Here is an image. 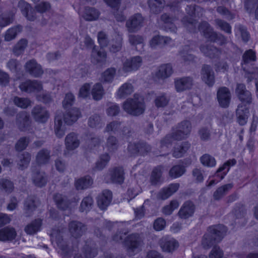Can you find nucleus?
<instances>
[{
  "label": "nucleus",
  "instance_id": "1",
  "mask_svg": "<svg viewBox=\"0 0 258 258\" xmlns=\"http://www.w3.org/2000/svg\"><path fill=\"white\" fill-rule=\"evenodd\" d=\"M236 93L241 101L237 109V119L240 125H244L247 122L249 116L248 105L251 102V94L249 91L246 90L245 86L241 84L237 85Z\"/></svg>",
  "mask_w": 258,
  "mask_h": 258
},
{
  "label": "nucleus",
  "instance_id": "2",
  "mask_svg": "<svg viewBox=\"0 0 258 258\" xmlns=\"http://www.w3.org/2000/svg\"><path fill=\"white\" fill-rule=\"evenodd\" d=\"M227 231L226 227L222 225L209 228L208 233L203 237L202 245L205 248L209 247L213 244V240H219L223 236Z\"/></svg>",
  "mask_w": 258,
  "mask_h": 258
},
{
  "label": "nucleus",
  "instance_id": "3",
  "mask_svg": "<svg viewBox=\"0 0 258 258\" xmlns=\"http://www.w3.org/2000/svg\"><path fill=\"white\" fill-rule=\"evenodd\" d=\"M124 110L128 113L133 115L142 114L145 110L143 98L139 95H135L134 99H128L123 104Z\"/></svg>",
  "mask_w": 258,
  "mask_h": 258
},
{
  "label": "nucleus",
  "instance_id": "4",
  "mask_svg": "<svg viewBox=\"0 0 258 258\" xmlns=\"http://www.w3.org/2000/svg\"><path fill=\"white\" fill-rule=\"evenodd\" d=\"M236 160L235 159H231L225 162L222 166H221L217 170L216 176L219 177L218 180L216 181L215 180H210L208 183V186H212L216 184L219 181L222 180L224 176L226 175L229 170L230 166H232L236 164Z\"/></svg>",
  "mask_w": 258,
  "mask_h": 258
},
{
  "label": "nucleus",
  "instance_id": "5",
  "mask_svg": "<svg viewBox=\"0 0 258 258\" xmlns=\"http://www.w3.org/2000/svg\"><path fill=\"white\" fill-rule=\"evenodd\" d=\"M124 172L121 167L114 168L111 170L106 176L107 182H113L121 183L124 180Z\"/></svg>",
  "mask_w": 258,
  "mask_h": 258
},
{
  "label": "nucleus",
  "instance_id": "6",
  "mask_svg": "<svg viewBox=\"0 0 258 258\" xmlns=\"http://www.w3.org/2000/svg\"><path fill=\"white\" fill-rule=\"evenodd\" d=\"M217 99L220 105L222 107L228 106L231 95L229 90L226 87H221L217 91Z\"/></svg>",
  "mask_w": 258,
  "mask_h": 258
},
{
  "label": "nucleus",
  "instance_id": "7",
  "mask_svg": "<svg viewBox=\"0 0 258 258\" xmlns=\"http://www.w3.org/2000/svg\"><path fill=\"white\" fill-rule=\"evenodd\" d=\"M143 18L140 14L131 17L126 22V27L130 32H134L140 28L143 23Z\"/></svg>",
  "mask_w": 258,
  "mask_h": 258
},
{
  "label": "nucleus",
  "instance_id": "8",
  "mask_svg": "<svg viewBox=\"0 0 258 258\" xmlns=\"http://www.w3.org/2000/svg\"><path fill=\"white\" fill-rule=\"evenodd\" d=\"M142 59L140 56H135L131 60H126L123 63V70L128 72L138 70L142 65Z\"/></svg>",
  "mask_w": 258,
  "mask_h": 258
},
{
  "label": "nucleus",
  "instance_id": "9",
  "mask_svg": "<svg viewBox=\"0 0 258 258\" xmlns=\"http://www.w3.org/2000/svg\"><path fill=\"white\" fill-rule=\"evenodd\" d=\"M191 124L188 121L182 122L179 126L177 133L172 137L173 140H180L185 138L190 132Z\"/></svg>",
  "mask_w": 258,
  "mask_h": 258
},
{
  "label": "nucleus",
  "instance_id": "10",
  "mask_svg": "<svg viewBox=\"0 0 258 258\" xmlns=\"http://www.w3.org/2000/svg\"><path fill=\"white\" fill-rule=\"evenodd\" d=\"M195 206L192 202H186L179 211V216L181 219H185L192 216Z\"/></svg>",
  "mask_w": 258,
  "mask_h": 258
},
{
  "label": "nucleus",
  "instance_id": "11",
  "mask_svg": "<svg viewBox=\"0 0 258 258\" xmlns=\"http://www.w3.org/2000/svg\"><path fill=\"white\" fill-rule=\"evenodd\" d=\"M78 13L81 17L88 21L95 20L99 16V13L97 10L90 8H81L78 11Z\"/></svg>",
  "mask_w": 258,
  "mask_h": 258
},
{
  "label": "nucleus",
  "instance_id": "12",
  "mask_svg": "<svg viewBox=\"0 0 258 258\" xmlns=\"http://www.w3.org/2000/svg\"><path fill=\"white\" fill-rule=\"evenodd\" d=\"M20 89L27 92H38L42 89L41 84L36 81H27L20 85Z\"/></svg>",
  "mask_w": 258,
  "mask_h": 258
},
{
  "label": "nucleus",
  "instance_id": "13",
  "mask_svg": "<svg viewBox=\"0 0 258 258\" xmlns=\"http://www.w3.org/2000/svg\"><path fill=\"white\" fill-rule=\"evenodd\" d=\"M112 199V194L109 190H104L102 195L99 196L97 203L101 210L105 209L109 205Z\"/></svg>",
  "mask_w": 258,
  "mask_h": 258
},
{
  "label": "nucleus",
  "instance_id": "14",
  "mask_svg": "<svg viewBox=\"0 0 258 258\" xmlns=\"http://www.w3.org/2000/svg\"><path fill=\"white\" fill-rule=\"evenodd\" d=\"M200 31H202L206 37L210 39L211 41L218 42V38H222V36H218L214 32L212 29L209 27V24L206 23H203L200 27Z\"/></svg>",
  "mask_w": 258,
  "mask_h": 258
},
{
  "label": "nucleus",
  "instance_id": "15",
  "mask_svg": "<svg viewBox=\"0 0 258 258\" xmlns=\"http://www.w3.org/2000/svg\"><path fill=\"white\" fill-rule=\"evenodd\" d=\"M160 245L163 250L170 252L177 248L178 244L173 238H163L161 240Z\"/></svg>",
  "mask_w": 258,
  "mask_h": 258
},
{
  "label": "nucleus",
  "instance_id": "16",
  "mask_svg": "<svg viewBox=\"0 0 258 258\" xmlns=\"http://www.w3.org/2000/svg\"><path fill=\"white\" fill-rule=\"evenodd\" d=\"M32 114L36 121L39 122H45L49 117L48 112L44 108L39 106H37L34 108Z\"/></svg>",
  "mask_w": 258,
  "mask_h": 258
},
{
  "label": "nucleus",
  "instance_id": "17",
  "mask_svg": "<svg viewBox=\"0 0 258 258\" xmlns=\"http://www.w3.org/2000/svg\"><path fill=\"white\" fill-rule=\"evenodd\" d=\"M26 69L29 73L35 76L38 77L42 74L41 66L37 63L34 60L27 62L25 66Z\"/></svg>",
  "mask_w": 258,
  "mask_h": 258
},
{
  "label": "nucleus",
  "instance_id": "18",
  "mask_svg": "<svg viewBox=\"0 0 258 258\" xmlns=\"http://www.w3.org/2000/svg\"><path fill=\"white\" fill-rule=\"evenodd\" d=\"M191 85V80L189 78H183L175 80V87L177 92H181L188 89Z\"/></svg>",
  "mask_w": 258,
  "mask_h": 258
},
{
  "label": "nucleus",
  "instance_id": "19",
  "mask_svg": "<svg viewBox=\"0 0 258 258\" xmlns=\"http://www.w3.org/2000/svg\"><path fill=\"white\" fill-rule=\"evenodd\" d=\"M202 78L204 82L209 86H212L214 83L213 72L211 71L210 68L208 66L203 67L202 70Z\"/></svg>",
  "mask_w": 258,
  "mask_h": 258
},
{
  "label": "nucleus",
  "instance_id": "20",
  "mask_svg": "<svg viewBox=\"0 0 258 258\" xmlns=\"http://www.w3.org/2000/svg\"><path fill=\"white\" fill-rule=\"evenodd\" d=\"M126 244L128 246L130 250L136 251L141 245V241L137 234H132L127 238Z\"/></svg>",
  "mask_w": 258,
  "mask_h": 258
},
{
  "label": "nucleus",
  "instance_id": "21",
  "mask_svg": "<svg viewBox=\"0 0 258 258\" xmlns=\"http://www.w3.org/2000/svg\"><path fill=\"white\" fill-rule=\"evenodd\" d=\"M62 117L61 113H57L55 117L54 131L58 137H61L64 134V127L61 121Z\"/></svg>",
  "mask_w": 258,
  "mask_h": 258
},
{
  "label": "nucleus",
  "instance_id": "22",
  "mask_svg": "<svg viewBox=\"0 0 258 258\" xmlns=\"http://www.w3.org/2000/svg\"><path fill=\"white\" fill-rule=\"evenodd\" d=\"M19 7L23 15L25 16L29 20H34V16L31 14L33 13L29 5L23 1H21L19 3Z\"/></svg>",
  "mask_w": 258,
  "mask_h": 258
},
{
  "label": "nucleus",
  "instance_id": "23",
  "mask_svg": "<svg viewBox=\"0 0 258 258\" xmlns=\"http://www.w3.org/2000/svg\"><path fill=\"white\" fill-rule=\"evenodd\" d=\"M16 236V231L12 228L7 227L0 230V240L1 241L13 240Z\"/></svg>",
  "mask_w": 258,
  "mask_h": 258
},
{
  "label": "nucleus",
  "instance_id": "24",
  "mask_svg": "<svg viewBox=\"0 0 258 258\" xmlns=\"http://www.w3.org/2000/svg\"><path fill=\"white\" fill-rule=\"evenodd\" d=\"M172 73V69L170 64H165L160 67L156 73V77L162 79L169 77Z\"/></svg>",
  "mask_w": 258,
  "mask_h": 258
},
{
  "label": "nucleus",
  "instance_id": "25",
  "mask_svg": "<svg viewBox=\"0 0 258 258\" xmlns=\"http://www.w3.org/2000/svg\"><path fill=\"white\" fill-rule=\"evenodd\" d=\"M66 145L68 150H74L79 145V141L74 134L68 135L66 138Z\"/></svg>",
  "mask_w": 258,
  "mask_h": 258
},
{
  "label": "nucleus",
  "instance_id": "26",
  "mask_svg": "<svg viewBox=\"0 0 258 258\" xmlns=\"http://www.w3.org/2000/svg\"><path fill=\"white\" fill-rule=\"evenodd\" d=\"M70 232L74 237L81 235L84 229V226L81 223L73 222L69 225Z\"/></svg>",
  "mask_w": 258,
  "mask_h": 258
},
{
  "label": "nucleus",
  "instance_id": "27",
  "mask_svg": "<svg viewBox=\"0 0 258 258\" xmlns=\"http://www.w3.org/2000/svg\"><path fill=\"white\" fill-rule=\"evenodd\" d=\"M92 182V180L90 176H86L77 180L75 186L78 189H84L90 186Z\"/></svg>",
  "mask_w": 258,
  "mask_h": 258
},
{
  "label": "nucleus",
  "instance_id": "28",
  "mask_svg": "<svg viewBox=\"0 0 258 258\" xmlns=\"http://www.w3.org/2000/svg\"><path fill=\"white\" fill-rule=\"evenodd\" d=\"M178 187L179 184L177 183L170 184L168 187L164 188L162 190L160 193L159 197L162 199H167L168 197L177 191Z\"/></svg>",
  "mask_w": 258,
  "mask_h": 258
},
{
  "label": "nucleus",
  "instance_id": "29",
  "mask_svg": "<svg viewBox=\"0 0 258 258\" xmlns=\"http://www.w3.org/2000/svg\"><path fill=\"white\" fill-rule=\"evenodd\" d=\"M80 116V112L76 108H73L68 114H67L64 118V121L68 124H70L76 121Z\"/></svg>",
  "mask_w": 258,
  "mask_h": 258
},
{
  "label": "nucleus",
  "instance_id": "30",
  "mask_svg": "<svg viewBox=\"0 0 258 258\" xmlns=\"http://www.w3.org/2000/svg\"><path fill=\"white\" fill-rule=\"evenodd\" d=\"M201 163L205 166L208 167H213L216 165V160L215 158L209 155L204 154L200 158Z\"/></svg>",
  "mask_w": 258,
  "mask_h": 258
},
{
  "label": "nucleus",
  "instance_id": "31",
  "mask_svg": "<svg viewBox=\"0 0 258 258\" xmlns=\"http://www.w3.org/2000/svg\"><path fill=\"white\" fill-rule=\"evenodd\" d=\"M41 221L38 219L28 225L25 228V232L28 234H33L40 230Z\"/></svg>",
  "mask_w": 258,
  "mask_h": 258
},
{
  "label": "nucleus",
  "instance_id": "32",
  "mask_svg": "<svg viewBox=\"0 0 258 258\" xmlns=\"http://www.w3.org/2000/svg\"><path fill=\"white\" fill-rule=\"evenodd\" d=\"M133 86L130 84L125 83L120 87L117 92V96L119 98L125 97L133 92Z\"/></svg>",
  "mask_w": 258,
  "mask_h": 258
},
{
  "label": "nucleus",
  "instance_id": "33",
  "mask_svg": "<svg viewBox=\"0 0 258 258\" xmlns=\"http://www.w3.org/2000/svg\"><path fill=\"white\" fill-rule=\"evenodd\" d=\"M91 94L94 99L100 100L104 94V90L101 85L99 83L94 85L92 87Z\"/></svg>",
  "mask_w": 258,
  "mask_h": 258
},
{
  "label": "nucleus",
  "instance_id": "34",
  "mask_svg": "<svg viewBox=\"0 0 258 258\" xmlns=\"http://www.w3.org/2000/svg\"><path fill=\"white\" fill-rule=\"evenodd\" d=\"M171 39L167 37H163L159 35L154 36L150 41L151 47H154L158 45L169 43Z\"/></svg>",
  "mask_w": 258,
  "mask_h": 258
},
{
  "label": "nucleus",
  "instance_id": "35",
  "mask_svg": "<svg viewBox=\"0 0 258 258\" xmlns=\"http://www.w3.org/2000/svg\"><path fill=\"white\" fill-rule=\"evenodd\" d=\"M185 172V167L181 165L173 166L169 171L170 176L173 178H176L181 176Z\"/></svg>",
  "mask_w": 258,
  "mask_h": 258
},
{
  "label": "nucleus",
  "instance_id": "36",
  "mask_svg": "<svg viewBox=\"0 0 258 258\" xmlns=\"http://www.w3.org/2000/svg\"><path fill=\"white\" fill-rule=\"evenodd\" d=\"M21 27L17 26L8 30L5 36V40L9 41L14 39L16 35L21 31Z\"/></svg>",
  "mask_w": 258,
  "mask_h": 258
},
{
  "label": "nucleus",
  "instance_id": "37",
  "mask_svg": "<svg viewBox=\"0 0 258 258\" xmlns=\"http://www.w3.org/2000/svg\"><path fill=\"white\" fill-rule=\"evenodd\" d=\"M188 148L189 144L187 143H184L183 145L175 147L173 152V156L176 158L181 157L187 151Z\"/></svg>",
  "mask_w": 258,
  "mask_h": 258
},
{
  "label": "nucleus",
  "instance_id": "38",
  "mask_svg": "<svg viewBox=\"0 0 258 258\" xmlns=\"http://www.w3.org/2000/svg\"><path fill=\"white\" fill-rule=\"evenodd\" d=\"M232 187V185L231 184H227L219 188L214 194V199L216 200L220 199Z\"/></svg>",
  "mask_w": 258,
  "mask_h": 258
},
{
  "label": "nucleus",
  "instance_id": "39",
  "mask_svg": "<svg viewBox=\"0 0 258 258\" xmlns=\"http://www.w3.org/2000/svg\"><path fill=\"white\" fill-rule=\"evenodd\" d=\"M115 70L113 68L107 69L105 71L101 77V80L105 82H111L114 76Z\"/></svg>",
  "mask_w": 258,
  "mask_h": 258
},
{
  "label": "nucleus",
  "instance_id": "40",
  "mask_svg": "<svg viewBox=\"0 0 258 258\" xmlns=\"http://www.w3.org/2000/svg\"><path fill=\"white\" fill-rule=\"evenodd\" d=\"M163 1V0H149V6L153 12H158L162 8Z\"/></svg>",
  "mask_w": 258,
  "mask_h": 258
},
{
  "label": "nucleus",
  "instance_id": "41",
  "mask_svg": "<svg viewBox=\"0 0 258 258\" xmlns=\"http://www.w3.org/2000/svg\"><path fill=\"white\" fill-rule=\"evenodd\" d=\"M27 42L25 39H21L15 45L13 52L16 55L20 54L26 47Z\"/></svg>",
  "mask_w": 258,
  "mask_h": 258
},
{
  "label": "nucleus",
  "instance_id": "42",
  "mask_svg": "<svg viewBox=\"0 0 258 258\" xmlns=\"http://www.w3.org/2000/svg\"><path fill=\"white\" fill-rule=\"evenodd\" d=\"M15 105L21 108H26L30 104V101L26 98L15 97L14 99Z\"/></svg>",
  "mask_w": 258,
  "mask_h": 258
},
{
  "label": "nucleus",
  "instance_id": "43",
  "mask_svg": "<svg viewBox=\"0 0 258 258\" xmlns=\"http://www.w3.org/2000/svg\"><path fill=\"white\" fill-rule=\"evenodd\" d=\"M179 206V203L176 201H172L170 204L165 207L163 212L166 215H169Z\"/></svg>",
  "mask_w": 258,
  "mask_h": 258
},
{
  "label": "nucleus",
  "instance_id": "44",
  "mask_svg": "<svg viewBox=\"0 0 258 258\" xmlns=\"http://www.w3.org/2000/svg\"><path fill=\"white\" fill-rule=\"evenodd\" d=\"M255 58V53L253 51H252L251 50H249L247 51L244 53L243 56V63H242V66L243 68H245L243 67L244 64H246L247 63H248L249 62L251 61H254Z\"/></svg>",
  "mask_w": 258,
  "mask_h": 258
},
{
  "label": "nucleus",
  "instance_id": "45",
  "mask_svg": "<svg viewBox=\"0 0 258 258\" xmlns=\"http://www.w3.org/2000/svg\"><path fill=\"white\" fill-rule=\"evenodd\" d=\"M91 86L89 84L86 83L84 84L80 89L79 97L82 98H86L88 97L90 92Z\"/></svg>",
  "mask_w": 258,
  "mask_h": 258
},
{
  "label": "nucleus",
  "instance_id": "46",
  "mask_svg": "<svg viewBox=\"0 0 258 258\" xmlns=\"http://www.w3.org/2000/svg\"><path fill=\"white\" fill-rule=\"evenodd\" d=\"M93 203L92 199L88 197L83 199L81 205V211L82 212L87 211L91 206Z\"/></svg>",
  "mask_w": 258,
  "mask_h": 258
},
{
  "label": "nucleus",
  "instance_id": "47",
  "mask_svg": "<svg viewBox=\"0 0 258 258\" xmlns=\"http://www.w3.org/2000/svg\"><path fill=\"white\" fill-rule=\"evenodd\" d=\"M74 100V97L72 93H68L66 95L64 99L62 102L63 107L67 108L72 106Z\"/></svg>",
  "mask_w": 258,
  "mask_h": 258
},
{
  "label": "nucleus",
  "instance_id": "48",
  "mask_svg": "<svg viewBox=\"0 0 258 258\" xmlns=\"http://www.w3.org/2000/svg\"><path fill=\"white\" fill-rule=\"evenodd\" d=\"M223 255L222 250L219 247L215 246L213 248L209 254V258H221Z\"/></svg>",
  "mask_w": 258,
  "mask_h": 258
},
{
  "label": "nucleus",
  "instance_id": "49",
  "mask_svg": "<svg viewBox=\"0 0 258 258\" xmlns=\"http://www.w3.org/2000/svg\"><path fill=\"white\" fill-rule=\"evenodd\" d=\"M161 175L160 168H156L154 169L152 172L151 176V182L154 184H156L160 181Z\"/></svg>",
  "mask_w": 258,
  "mask_h": 258
},
{
  "label": "nucleus",
  "instance_id": "50",
  "mask_svg": "<svg viewBox=\"0 0 258 258\" xmlns=\"http://www.w3.org/2000/svg\"><path fill=\"white\" fill-rule=\"evenodd\" d=\"M48 159V153L47 151H40L37 156V161L38 163H45L47 161Z\"/></svg>",
  "mask_w": 258,
  "mask_h": 258
},
{
  "label": "nucleus",
  "instance_id": "51",
  "mask_svg": "<svg viewBox=\"0 0 258 258\" xmlns=\"http://www.w3.org/2000/svg\"><path fill=\"white\" fill-rule=\"evenodd\" d=\"M109 160V157L107 154L102 156L99 160L96 163V166L98 169H101L104 167Z\"/></svg>",
  "mask_w": 258,
  "mask_h": 258
},
{
  "label": "nucleus",
  "instance_id": "52",
  "mask_svg": "<svg viewBox=\"0 0 258 258\" xmlns=\"http://www.w3.org/2000/svg\"><path fill=\"white\" fill-rule=\"evenodd\" d=\"M201 50L204 53L210 57H212L214 54L218 52V50L213 47H210V48L202 47Z\"/></svg>",
  "mask_w": 258,
  "mask_h": 258
},
{
  "label": "nucleus",
  "instance_id": "53",
  "mask_svg": "<svg viewBox=\"0 0 258 258\" xmlns=\"http://www.w3.org/2000/svg\"><path fill=\"white\" fill-rule=\"evenodd\" d=\"M93 55H96V62H103L105 60L106 54L103 50L96 52L94 49L93 51Z\"/></svg>",
  "mask_w": 258,
  "mask_h": 258
},
{
  "label": "nucleus",
  "instance_id": "54",
  "mask_svg": "<svg viewBox=\"0 0 258 258\" xmlns=\"http://www.w3.org/2000/svg\"><path fill=\"white\" fill-rule=\"evenodd\" d=\"M34 183L38 186H42L46 183L45 178L41 174H37L36 177L34 179Z\"/></svg>",
  "mask_w": 258,
  "mask_h": 258
},
{
  "label": "nucleus",
  "instance_id": "55",
  "mask_svg": "<svg viewBox=\"0 0 258 258\" xmlns=\"http://www.w3.org/2000/svg\"><path fill=\"white\" fill-rule=\"evenodd\" d=\"M54 201L59 208L64 209V206H66L67 203L64 201L61 195H57L54 197Z\"/></svg>",
  "mask_w": 258,
  "mask_h": 258
},
{
  "label": "nucleus",
  "instance_id": "56",
  "mask_svg": "<svg viewBox=\"0 0 258 258\" xmlns=\"http://www.w3.org/2000/svg\"><path fill=\"white\" fill-rule=\"evenodd\" d=\"M165 225V221L162 218L157 219L154 224V227L157 231H160L162 230Z\"/></svg>",
  "mask_w": 258,
  "mask_h": 258
},
{
  "label": "nucleus",
  "instance_id": "57",
  "mask_svg": "<svg viewBox=\"0 0 258 258\" xmlns=\"http://www.w3.org/2000/svg\"><path fill=\"white\" fill-rule=\"evenodd\" d=\"M11 220V218L9 216L6 214L0 213V227L9 223Z\"/></svg>",
  "mask_w": 258,
  "mask_h": 258
},
{
  "label": "nucleus",
  "instance_id": "58",
  "mask_svg": "<svg viewBox=\"0 0 258 258\" xmlns=\"http://www.w3.org/2000/svg\"><path fill=\"white\" fill-rule=\"evenodd\" d=\"M167 102L168 100L166 98L164 95H162L158 96L156 98L155 100V104L158 107H163L167 103Z\"/></svg>",
  "mask_w": 258,
  "mask_h": 258
},
{
  "label": "nucleus",
  "instance_id": "59",
  "mask_svg": "<svg viewBox=\"0 0 258 258\" xmlns=\"http://www.w3.org/2000/svg\"><path fill=\"white\" fill-rule=\"evenodd\" d=\"M28 141L26 138H21L16 144V148L17 151H21L27 146Z\"/></svg>",
  "mask_w": 258,
  "mask_h": 258
},
{
  "label": "nucleus",
  "instance_id": "60",
  "mask_svg": "<svg viewBox=\"0 0 258 258\" xmlns=\"http://www.w3.org/2000/svg\"><path fill=\"white\" fill-rule=\"evenodd\" d=\"M36 8L38 12L43 13L50 8V5L48 3L41 2L36 6Z\"/></svg>",
  "mask_w": 258,
  "mask_h": 258
},
{
  "label": "nucleus",
  "instance_id": "61",
  "mask_svg": "<svg viewBox=\"0 0 258 258\" xmlns=\"http://www.w3.org/2000/svg\"><path fill=\"white\" fill-rule=\"evenodd\" d=\"M30 155L28 153H26L23 155V159H21L20 163H19L20 167L23 169L27 166L30 161Z\"/></svg>",
  "mask_w": 258,
  "mask_h": 258
},
{
  "label": "nucleus",
  "instance_id": "62",
  "mask_svg": "<svg viewBox=\"0 0 258 258\" xmlns=\"http://www.w3.org/2000/svg\"><path fill=\"white\" fill-rule=\"evenodd\" d=\"M2 187L6 190V191L10 192L13 188V185L10 181L5 180L3 181Z\"/></svg>",
  "mask_w": 258,
  "mask_h": 258
},
{
  "label": "nucleus",
  "instance_id": "63",
  "mask_svg": "<svg viewBox=\"0 0 258 258\" xmlns=\"http://www.w3.org/2000/svg\"><path fill=\"white\" fill-rule=\"evenodd\" d=\"M217 25L224 31L227 33H230L231 32V27L229 25L221 20H218Z\"/></svg>",
  "mask_w": 258,
  "mask_h": 258
},
{
  "label": "nucleus",
  "instance_id": "64",
  "mask_svg": "<svg viewBox=\"0 0 258 258\" xmlns=\"http://www.w3.org/2000/svg\"><path fill=\"white\" fill-rule=\"evenodd\" d=\"M98 42L102 47L106 45L107 40L106 35L103 32H99L98 35Z\"/></svg>",
  "mask_w": 258,
  "mask_h": 258
}]
</instances>
